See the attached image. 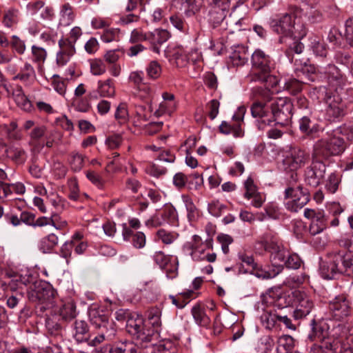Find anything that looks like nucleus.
I'll return each mask as SVG.
<instances>
[{
    "label": "nucleus",
    "instance_id": "nucleus-1",
    "mask_svg": "<svg viewBox=\"0 0 353 353\" xmlns=\"http://www.w3.org/2000/svg\"><path fill=\"white\" fill-rule=\"evenodd\" d=\"M341 135L348 140H353V125L345 123L327 132L326 137L315 143L314 156L327 158L343 153L346 148V143Z\"/></svg>",
    "mask_w": 353,
    "mask_h": 353
},
{
    "label": "nucleus",
    "instance_id": "nucleus-2",
    "mask_svg": "<svg viewBox=\"0 0 353 353\" xmlns=\"http://www.w3.org/2000/svg\"><path fill=\"white\" fill-rule=\"evenodd\" d=\"M296 17L288 14L283 13L270 19L269 24L274 32L283 37L303 38L306 34L304 26L296 22Z\"/></svg>",
    "mask_w": 353,
    "mask_h": 353
},
{
    "label": "nucleus",
    "instance_id": "nucleus-3",
    "mask_svg": "<svg viewBox=\"0 0 353 353\" xmlns=\"http://www.w3.org/2000/svg\"><path fill=\"white\" fill-rule=\"evenodd\" d=\"M56 290L48 283L39 281L34 283L28 292L30 301L38 303L37 312L50 310L56 303Z\"/></svg>",
    "mask_w": 353,
    "mask_h": 353
},
{
    "label": "nucleus",
    "instance_id": "nucleus-4",
    "mask_svg": "<svg viewBox=\"0 0 353 353\" xmlns=\"http://www.w3.org/2000/svg\"><path fill=\"white\" fill-rule=\"evenodd\" d=\"M352 261L353 256L350 253L333 252L330 256L329 261L321 264V274L325 279H334L337 274L347 272Z\"/></svg>",
    "mask_w": 353,
    "mask_h": 353
},
{
    "label": "nucleus",
    "instance_id": "nucleus-5",
    "mask_svg": "<svg viewBox=\"0 0 353 353\" xmlns=\"http://www.w3.org/2000/svg\"><path fill=\"white\" fill-rule=\"evenodd\" d=\"M292 103L287 98H277L270 103L273 120L264 119L263 123L271 125L272 122L280 126H287L292 118Z\"/></svg>",
    "mask_w": 353,
    "mask_h": 353
},
{
    "label": "nucleus",
    "instance_id": "nucleus-6",
    "mask_svg": "<svg viewBox=\"0 0 353 353\" xmlns=\"http://www.w3.org/2000/svg\"><path fill=\"white\" fill-rule=\"evenodd\" d=\"M126 331L141 341V345L145 342H153L159 335L157 331L145 330L143 326V320L138 315H132L126 321Z\"/></svg>",
    "mask_w": 353,
    "mask_h": 353
},
{
    "label": "nucleus",
    "instance_id": "nucleus-7",
    "mask_svg": "<svg viewBox=\"0 0 353 353\" xmlns=\"http://www.w3.org/2000/svg\"><path fill=\"white\" fill-rule=\"evenodd\" d=\"M212 239H207L203 241L199 235H194L190 241L187 242L184 245V249L190 251V254L194 261H207L212 263L216 261V255L215 253L205 254L206 250L212 247Z\"/></svg>",
    "mask_w": 353,
    "mask_h": 353
},
{
    "label": "nucleus",
    "instance_id": "nucleus-8",
    "mask_svg": "<svg viewBox=\"0 0 353 353\" xmlns=\"http://www.w3.org/2000/svg\"><path fill=\"white\" fill-rule=\"evenodd\" d=\"M310 159V154L300 148H292L285 152L283 165L285 171L294 172L303 167Z\"/></svg>",
    "mask_w": 353,
    "mask_h": 353
},
{
    "label": "nucleus",
    "instance_id": "nucleus-9",
    "mask_svg": "<svg viewBox=\"0 0 353 353\" xmlns=\"http://www.w3.org/2000/svg\"><path fill=\"white\" fill-rule=\"evenodd\" d=\"M285 198L290 199L285 203V208L289 211L296 212L303 208L310 201V195L306 190L301 185L296 188H288L285 190Z\"/></svg>",
    "mask_w": 353,
    "mask_h": 353
},
{
    "label": "nucleus",
    "instance_id": "nucleus-10",
    "mask_svg": "<svg viewBox=\"0 0 353 353\" xmlns=\"http://www.w3.org/2000/svg\"><path fill=\"white\" fill-rule=\"evenodd\" d=\"M313 155L311 164L304 171V179L307 185L316 188L323 181L326 172V165Z\"/></svg>",
    "mask_w": 353,
    "mask_h": 353
},
{
    "label": "nucleus",
    "instance_id": "nucleus-11",
    "mask_svg": "<svg viewBox=\"0 0 353 353\" xmlns=\"http://www.w3.org/2000/svg\"><path fill=\"white\" fill-rule=\"evenodd\" d=\"M351 310L349 301L344 295H339L330 301V318L335 321H343L350 314Z\"/></svg>",
    "mask_w": 353,
    "mask_h": 353
},
{
    "label": "nucleus",
    "instance_id": "nucleus-12",
    "mask_svg": "<svg viewBox=\"0 0 353 353\" xmlns=\"http://www.w3.org/2000/svg\"><path fill=\"white\" fill-rule=\"evenodd\" d=\"M246 109L244 106L239 107L232 117L233 124L226 121H223L219 125V130L221 133L229 134L232 133L236 137H241L243 132L241 127V122L243 120Z\"/></svg>",
    "mask_w": 353,
    "mask_h": 353
},
{
    "label": "nucleus",
    "instance_id": "nucleus-13",
    "mask_svg": "<svg viewBox=\"0 0 353 353\" xmlns=\"http://www.w3.org/2000/svg\"><path fill=\"white\" fill-rule=\"evenodd\" d=\"M327 105L324 116L325 120L334 122L345 115V104L339 96L329 97Z\"/></svg>",
    "mask_w": 353,
    "mask_h": 353
},
{
    "label": "nucleus",
    "instance_id": "nucleus-14",
    "mask_svg": "<svg viewBox=\"0 0 353 353\" xmlns=\"http://www.w3.org/2000/svg\"><path fill=\"white\" fill-rule=\"evenodd\" d=\"M210 6L209 15L210 20L215 24L222 22L230 11V4L228 0H209Z\"/></svg>",
    "mask_w": 353,
    "mask_h": 353
},
{
    "label": "nucleus",
    "instance_id": "nucleus-15",
    "mask_svg": "<svg viewBox=\"0 0 353 353\" xmlns=\"http://www.w3.org/2000/svg\"><path fill=\"white\" fill-rule=\"evenodd\" d=\"M59 50L57 52L56 61L59 66L66 65L76 53L75 45L64 37L58 41Z\"/></svg>",
    "mask_w": 353,
    "mask_h": 353
},
{
    "label": "nucleus",
    "instance_id": "nucleus-16",
    "mask_svg": "<svg viewBox=\"0 0 353 353\" xmlns=\"http://www.w3.org/2000/svg\"><path fill=\"white\" fill-rule=\"evenodd\" d=\"M50 314L54 313L59 319L70 321L77 316L76 305L72 301H61L59 305L54 304L49 311Z\"/></svg>",
    "mask_w": 353,
    "mask_h": 353
},
{
    "label": "nucleus",
    "instance_id": "nucleus-17",
    "mask_svg": "<svg viewBox=\"0 0 353 353\" xmlns=\"http://www.w3.org/2000/svg\"><path fill=\"white\" fill-rule=\"evenodd\" d=\"M252 67L256 71L254 73L270 72L272 63L270 57L261 50H256L252 55Z\"/></svg>",
    "mask_w": 353,
    "mask_h": 353
},
{
    "label": "nucleus",
    "instance_id": "nucleus-18",
    "mask_svg": "<svg viewBox=\"0 0 353 353\" xmlns=\"http://www.w3.org/2000/svg\"><path fill=\"white\" fill-rule=\"evenodd\" d=\"M162 98L163 100L154 112V115L157 117L162 116L170 117L176 109V101L174 95L171 93L163 92Z\"/></svg>",
    "mask_w": 353,
    "mask_h": 353
},
{
    "label": "nucleus",
    "instance_id": "nucleus-19",
    "mask_svg": "<svg viewBox=\"0 0 353 353\" xmlns=\"http://www.w3.org/2000/svg\"><path fill=\"white\" fill-rule=\"evenodd\" d=\"M160 336L153 342H145L143 345L146 353H176L177 348L171 341H163L157 343Z\"/></svg>",
    "mask_w": 353,
    "mask_h": 353
},
{
    "label": "nucleus",
    "instance_id": "nucleus-20",
    "mask_svg": "<svg viewBox=\"0 0 353 353\" xmlns=\"http://www.w3.org/2000/svg\"><path fill=\"white\" fill-rule=\"evenodd\" d=\"M294 72L297 78H300L303 83L313 82L317 77L316 68L312 64L299 63L295 61Z\"/></svg>",
    "mask_w": 353,
    "mask_h": 353
},
{
    "label": "nucleus",
    "instance_id": "nucleus-21",
    "mask_svg": "<svg viewBox=\"0 0 353 353\" xmlns=\"http://www.w3.org/2000/svg\"><path fill=\"white\" fill-rule=\"evenodd\" d=\"M28 14L35 15L40 14L41 18L44 19H50L54 15L52 7L46 6L45 2L41 0H37L28 3L26 6Z\"/></svg>",
    "mask_w": 353,
    "mask_h": 353
},
{
    "label": "nucleus",
    "instance_id": "nucleus-22",
    "mask_svg": "<svg viewBox=\"0 0 353 353\" xmlns=\"http://www.w3.org/2000/svg\"><path fill=\"white\" fill-rule=\"evenodd\" d=\"M295 294L297 299V305L294 311V316L296 319L305 317L311 312L313 307V302L304 293L296 292Z\"/></svg>",
    "mask_w": 353,
    "mask_h": 353
},
{
    "label": "nucleus",
    "instance_id": "nucleus-23",
    "mask_svg": "<svg viewBox=\"0 0 353 353\" xmlns=\"http://www.w3.org/2000/svg\"><path fill=\"white\" fill-rule=\"evenodd\" d=\"M97 94L101 97H112L115 94V86L112 79H107L104 81L99 80L97 82L96 91L90 93V98H97Z\"/></svg>",
    "mask_w": 353,
    "mask_h": 353
},
{
    "label": "nucleus",
    "instance_id": "nucleus-24",
    "mask_svg": "<svg viewBox=\"0 0 353 353\" xmlns=\"http://www.w3.org/2000/svg\"><path fill=\"white\" fill-rule=\"evenodd\" d=\"M122 236L125 241H131L132 245L136 248H143L146 243V237L142 232H134L125 225H123Z\"/></svg>",
    "mask_w": 353,
    "mask_h": 353
},
{
    "label": "nucleus",
    "instance_id": "nucleus-25",
    "mask_svg": "<svg viewBox=\"0 0 353 353\" xmlns=\"http://www.w3.org/2000/svg\"><path fill=\"white\" fill-rule=\"evenodd\" d=\"M89 318L90 323L96 328H101L113 322L103 310L92 307L89 310Z\"/></svg>",
    "mask_w": 353,
    "mask_h": 353
},
{
    "label": "nucleus",
    "instance_id": "nucleus-26",
    "mask_svg": "<svg viewBox=\"0 0 353 353\" xmlns=\"http://www.w3.org/2000/svg\"><path fill=\"white\" fill-rule=\"evenodd\" d=\"M283 271L281 265H274V268L270 266L268 270L258 268L255 265L252 270H244L243 273L250 272L256 277L261 279H270L274 278Z\"/></svg>",
    "mask_w": 353,
    "mask_h": 353
},
{
    "label": "nucleus",
    "instance_id": "nucleus-27",
    "mask_svg": "<svg viewBox=\"0 0 353 353\" xmlns=\"http://www.w3.org/2000/svg\"><path fill=\"white\" fill-rule=\"evenodd\" d=\"M72 336L77 343L88 341L90 338L89 326L85 321H75L72 325Z\"/></svg>",
    "mask_w": 353,
    "mask_h": 353
},
{
    "label": "nucleus",
    "instance_id": "nucleus-28",
    "mask_svg": "<svg viewBox=\"0 0 353 353\" xmlns=\"http://www.w3.org/2000/svg\"><path fill=\"white\" fill-rule=\"evenodd\" d=\"M182 8L186 17H192L200 12L204 7L203 0H181Z\"/></svg>",
    "mask_w": 353,
    "mask_h": 353
},
{
    "label": "nucleus",
    "instance_id": "nucleus-29",
    "mask_svg": "<svg viewBox=\"0 0 353 353\" xmlns=\"http://www.w3.org/2000/svg\"><path fill=\"white\" fill-rule=\"evenodd\" d=\"M248 59L247 50L243 46H236L229 55V61L234 66H241L245 64Z\"/></svg>",
    "mask_w": 353,
    "mask_h": 353
},
{
    "label": "nucleus",
    "instance_id": "nucleus-30",
    "mask_svg": "<svg viewBox=\"0 0 353 353\" xmlns=\"http://www.w3.org/2000/svg\"><path fill=\"white\" fill-rule=\"evenodd\" d=\"M170 38V33L165 30H155L154 32H148V41L152 45L153 50L159 52L157 45H161Z\"/></svg>",
    "mask_w": 353,
    "mask_h": 353
},
{
    "label": "nucleus",
    "instance_id": "nucleus-31",
    "mask_svg": "<svg viewBox=\"0 0 353 353\" xmlns=\"http://www.w3.org/2000/svg\"><path fill=\"white\" fill-rule=\"evenodd\" d=\"M326 72L328 80L333 86L341 87L345 84L346 77L335 65H328Z\"/></svg>",
    "mask_w": 353,
    "mask_h": 353
},
{
    "label": "nucleus",
    "instance_id": "nucleus-32",
    "mask_svg": "<svg viewBox=\"0 0 353 353\" xmlns=\"http://www.w3.org/2000/svg\"><path fill=\"white\" fill-rule=\"evenodd\" d=\"M310 48L315 54L319 57H326L328 53V49L325 42L317 36H312L310 38Z\"/></svg>",
    "mask_w": 353,
    "mask_h": 353
},
{
    "label": "nucleus",
    "instance_id": "nucleus-33",
    "mask_svg": "<svg viewBox=\"0 0 353 353\" xmlns=\"http://www.w3.org/2000/svg\"><path fill=\"white\" fill-rule=\"evenodd\" d=\"M6 156L14 161L16 163L22 164L27 159V153L24 149L17 146L7 147L4 150Z\"/></svg>",
    "mask_w": 353,
    "mask_h": 353
},
{
    "label": "nucleus",
    "instance_id": "nucleus-34",
    "mask_svg": "<svg viewBox=\"0 0 353 353\" xmlns=\"http://www.w3.org/2000/svg\"><path fill=\"white\" fill-rule=\"evenodd\" d=\"M327 219L323 211H319L316 218L311 221L309 232L311 235H316L322 232L327 227Z\"/></svg>",
    "mask_w": 353,
    "mask_h": 353
},
{
    "label": "nucleus",
    "instance_id": "nucleus-35",
    "mask_svg": "<svg viewBox=\"0 0 353 353\" xmlns=\"http://www.w3.org/2000/svg\"><path fill=\"white\" fill-rule=\"evenodd\" d=\"M167 57L177 67H183L188 63V54L181 48H176L172 52H168Z\"/></svg>",
    "mask_w": 353,
    "mask_h": 353
},
{
    "label": "nucleus",
    "instance_id": "nucleus-36",
    "mask_svg": "<svg viewBox=\"0 0 353 353\" xmlns=\"http://www.w3.org/2000/svg\"><path fill=\"white\" fill-rule=\"evenodd\" d=\"M252 81H258L265 83L268 89H274L280 82L275 75L270 74V72L253 73Z\"/></svg>",
    "mask_w": 353,
    "mask_h": 353
},
{
    "label": "nucleus",
    "instance_id": "nucleus-37",
    "mask_svg": "<svg viewBox=\"0 0 353 353\" xmlns=\"http://www.w3.org/2000/svg\"><path fill=\"white\" fill-rule=\"evenodd\" d=\"M294 347V339L290 335H283L278 339L277 353H290Z\"/></svg>",
    "mask_w": 353,
    "mask_h": 353
},
{
    "label": "nucleus",
    "instance_id": "nucleus-38",
    "mask_svg": "<svg viewBox=\"0 0 353 353\" xmlns=\"http://www.w3.org/2000/svg\"><path fill=\"white\" fill-rule=\"evenodd\" d=\"M192 315L195 322L200 326L206 327L210 323V317L205 314V310L200 305H195L191 310Z\"/></svg>",
    "mask_w": 353,
    "mask_h": 353
},
{
    "label": "nucleus",
    "instance_id": "nucleus-39",
    "mask_svg": "<svg viewBox=\"0 0 353 353\" xmlns=\"http://www.w3.org/2000/svg\"><path fill=\"white\" fill-rule=\"evenodd\" d=\"M262 244L265 250L270 254L283 247L276 236H272L270 234H266L264 236L262 241Z\"/></svg>",
    "mask_w": 353,
    "mask_h": 353
},
{
    "label": "nucleus",
    "instance_id": "nucleus-40",
    "mask_svg": "<svg viewBox=\"0 0 353 353\" xmlns=\"http://www.w3.org/2000/svg\"><path fill=\"white\" fill-rule=\"evenodd\" d=\"M35 76V71L32 65L28 62L25 63L17 74L12 77L13 80H20L23 82L29 81Z\"/></svg>",
    "mask_w": 353,
    "mask_h": 353
},
{
    "label": "nucleus",
    "instance_id": "nucleus-41",
    "mask_svg": "<svg viewBox=\"0 0 353 353\" xmlns=\"http://www.w3.org/2000/svg\"><path fill=\"white\" fill-rule=\"evenodd\" d=\"M57 243V236L54 234H50L41 239L39 247L43 253H47L50 252Z\"/></svg>",
    "mask_w": 353,
    "mask_h": 353
},
{
    "label": "nucleus",
    "instance_id": "nucleus-42",
    "mask_svg": "<svg viewBox=\"0 0 353 353\" xmlns=\"http://www.w3.org/2000/svg\"><path fill=\"white\" fill-rule=\"evenodd\" d=\"M341 182V176L336 172L330 173L325 181V188L330 194H334Z\"/></svg>",
    "mask_w": 353,
    "mask_h": 353
},
{
    "label": "nucleus",
    "instance_id": "nucleus-43",
    "mask_svg": "<svg viewBox=\"0 0 353 353\" xmlns=\"http://www.w3.org/2000/svg\"><path fill=\"white\" fill-rule=\"evenodd\" d=\"M161 310L159 307H152L148 311V321L150 324L153 327V329L149 330L157 331L159 334V329L161 326Z\"/></svg>",
    "mask_w": 353,
    "mask_h": 353
},
{
    "label": "nucleus",
    "instance_id": "nucleus-44",
    "mask_svg": "<svg viewBox=\"0 0 353 353\" xmlns=\"http://www.w3.org/2000/svg\"><path fill=\"white\" fill-rule=\"evenodd\" d=\"M74 18L72 7L68 3H64L60 10L61 23L68 26L73 21Z\"/></svg>",
    "mask_w": 353,
    "mask_h": 353
},
{
    "label": "nucleus",
    "instance_id": "nucleus-45",
    "mask_svg": "<svg viewBox=\"0 0 353 353\" xmlns=\"http://www.w3.org/2000/svg\"><path fill=\"white\" fill-rule=\"evenodd\" d=\"M288 253L289 252L283 247L270 254L271 266L274 268V265H281L283 268Z\"/></svg>",
    "mask_w": 353,
    "mask_h": 353
},
{
    "label": "nucleus",
    "instance_id": "nucleus-46",
    "mask_svg": "<svg viewBox=\"0 0 353 353\" xmlns=\"http://www.w3.org/2000/svg\"><path fill=\"white\" fill-rule=\"evenodd\" d=\"M279 319V315H277L272 311H265L261 316L262 324L265 328L269 330L273 328L276 325Z\"/></svg>",
    "mask_w": 353,
    "mask_h": 353
},
{
    "label": "nucleus",
    "instance_id": "nucleus-47",
    "mask_svg": "<svg viewBox=\"0 0 353 353\" xmlns=\"http://www.w3.org/2000/svg\"><path fill=\"white\" fill-rule=\"evenodd\" d=\"M269 109H270V105L255 102L251 107V113L254 117L261 118L263 121L268 116Z\"/></svg>",
    "mask_w": 353,
    "mask_h": 353
},
{
    "label": "nucleus",
    "instance_id": "nucleus-48",
    "mask_svg": "<svg viewBox=\"0 0 353 353\" xmlns=\"http://www.w3.org/2000/svg\"><path fill=\"white\" fill-rule=\"evenodd\" d=\"M337 243L341 248L338 252L353 254V234H345L337 240Z\"/></svg>",
    "mask_w": 353,
    "mask_h": 353
},
{
    "label": "nucleus",
    "instance_id": "nucleus-49",
    "mask_svg": "<svg viewBox=\"0 0 353 353\" xmlns=\"http://www.w3.org/2000/svg\"><path fill=\"white\" fill-rule=\"evenodd\" d=\"M339 342L331 338L324 339L319 345L323 353H336L339 347Z\"/></svg>",
    "mask_w": 353,
    "mask_h": 353
},
{
    "label": "nucleus",
    "instance_id": "nucleus-50",
    "mask_svg": "<svg viewBox=\"0 0 353 353\" xmlns=\"http://www.w3.org/2000/svg\"><path fill=\"white\" fill-rule=\"evenodd\" d=\"M308 279V276L303 273L301 274L292 275L286 279L285 284L290 288H295L307 282Z\"/></svg>",
    "mask_w": 353,
    "mask_h": 353
},
{
    "label": "nucleus",
    "instance_id": "nucleus-51",
    "mask_svg": "<svg viewBox=\"0 0 353 353\" xmlns=\"http://www.w3.org/2000/svg\"><path fill=\"white\" fill-rule=\"evenodd\" d=\"M157 236L163 243L169 245L177 239L179 234L174 232H169L164 229H161L157 232Z\"/></svg>",
    "mask_w": 353,
    "mask_h": 353
},
{
    "label": "nucleus",
    "instance_id": "nucleus-52",
    "mask_svg": "<svg viewBox=\"0 0 353 353\" xmlns=\"http://www.w3.org/2000/svg\"><path fill=\"white\" fill-rule=\"evenodd\" d=\"M141 341L137 340L136 343L132 341H124L123 347L125 353H146V348L141 344Z\"/></svg>",
    "mask_w": 353,
    "mask_h": 353
},
{
    "label": "nucleus",
    "instance_id": "nucleus-53",
    "mask_svg": "<svg viewBox=\"0 0 353 353\" xmlns=\"http://www.w3.org/2000/svg\"><path fill=\"white\" fill-rule=\"evenodd\" d=\"M114 118L120 124L127 123L129 119V114L126 103H121L118 105L114 113Z\"/></svg>",
    "mask_w": 353,
    "mask_h": 353
},
{
    "label": "nucleus",
    "instance_id": "nucleus-54",
    "mask_svg": "<svg viewBox=\"0 0 353 353\" xmlns=\"http://www.w3.org/2000/svg\"><path fill=\"white\" fill-rule=\"evenodd\" d=\"M162 163H160V161L157 160V162L153 163L146 168L147 173L154 177H159L165 175L167 173L168 170L162 165Z\"/></svg>",
    "mask_w": 353,
    "mask_h": 353
},
{
    "label": "nucleus",
    "instance_id": "nucleus-55",
    "mask_svg": "<svg viewBox=\"0 0 353 353\" xmlns=\"http://www.w3.org/2000/svg\"><path fill=\"white\" fill-rule=\"evenodd\" d=\"M47 52L43 48L32 46V60L40 66L46 60Z\"/></svg>",
    "mask_w": 353,
    "mask_h": 353
},
{
    "label": "nucleus",
    "instance_id": "nucleus-56",
    "mask_svg": "<svg viewBox=\"0 0 353 353\" xmlns=\"http://www.w3.org/2000/svg\"><path fill=\"white\" fill-rule=\"evenodd\" d=\"M226 205L220 203L217 200L212 201L209 203L208 210L210 214L215 217H219L226 210Z\"/></svg>",
    "mask_w": 353,
    "mask_h": 353
},
{
    "label": "nucleus",
    "instance_id": "nucleus-57",
    "mask_svg": "<svg viewBox=\"0 0 353 353\" xmlns=\"http://www.w3.org/2000/svg\"><path fill=\"white\" fill-rule=\"evenodd\" d=\"M90 72L94 76H100L106 72V65L105 63L98 59L90 61Z\"/></svg>",
    "mask_w": 353,
    "mask_h": 353
},
{
    "label": "nucleus",
    "instance_id": "nucleus-58",
    "mask_svg": "<svg viewBox=\"0 0 353 353\" xmlns=\"http://www.w3.org/2000/svg\"><path fill=\"white\" fill-rule=\"evenodd\" d=\"M69 162L72 170L80 171L83 167L84 157L79 152H74L70 155Z\"/></svg>",
    "mask_w": 353,
    "mask_h": 353
},
{
    "label": "nucleus",
    "instance_id": "nucleus-59",
    "mask_svg": "<svg viewBox=\"0 0 353 353\" xmlns=\"http://www.w3.org/2000/svg\"><path fill=\"white\" fill-rule=\"evenodd\" d=\"M120 31L117 28H106L101 36V40L105 43H110L119 39Z\"/></svg>",
    "mask_w": 353,
    "mask_h": 353
},
{
    "label": "nucleus",
    "instance_id": "nucleus-60",
    "mask_svg": "<svg viewBox=\"0 0 353 353\" xmlns=\"http://www.w3.org/2000/svg\"><path fill=\"white\" fill-rule=\"evenodd\" d=\"M46 132V128L44 125L35 126L33 130L30 132V145L35 146L36 142L43 137Z\"/></svg>",
    "mask_w": 353,
    "mask_h": 353
},
{
    "label": "nucleus",
    "instance_id": "nucleus-61",
    "mask_svg": "<svg viewBox=\"0 0 353 353\" xmlns=\"http://www.w3.org/2000/svg\"><path fill=\"white\" fill-rule=\"evenodd\" d=\"M303 84H305L300 78L290 79L284 82V88L292 93H296L302 90Z\"/></svg>",
    "mask_w": 353,
    "mask_h": 353
},
{
    "label": "nucleus",
    "instance_id": "nucleus-62",
    "mask_svg": "<svg viewBox=\"0 0 353 353\" xmlns=\"http://www.w3.org/2000/svg\"><path fill=\"white\" fill-rule=\"evenodd\" d=\"M146 72L150 79H156L161 73V67L157 61H152L146 67Z\"/></svg>",
    "mask_w": 353,
    "mask_h": 353
},
{
    "label": "nucleus",
    "instance_id": "nucleus-63",
    "mask_svg": "<svg viewBox=\"0 0 353 353\" xmlns=\"http://www.w3.org/2000/svg\"><path fill=\"white\" fill-rule=\"evenodd\" d=\"M172 256L165 255L163 252H156L153 255L155 263L162 269L166 268Z\"/></svg>",
    "mask_w": 353,
    "mask_h": 353
},
{
    "label": "nucleus",
    "instance_id": "nucleus-64",
    "mask_svg": "<svg viewBox=\"0 0 353 353\" xmlns=\"http://www.w3.org/2000/svg\"><path fill=\"white\" fill-rule=\"evenodd\" d=\"M19 11L17 9L8 10L4 15L3 23L6 26L10 28L17 23Z\"/></svg>",
    "mask_w": 353,
    "mask_h": 353
}]
</instances>
